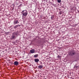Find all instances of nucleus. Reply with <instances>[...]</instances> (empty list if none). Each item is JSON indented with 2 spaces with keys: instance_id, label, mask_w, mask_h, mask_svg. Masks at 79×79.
Segmentation results:
<instances>
[{
  "instance_id": "nucleus-8",
  "label": "nucleus",
  "mask_w": 79,
  "mask_h": 79,
  "mask_svg": "<svg viewBox=\"0 0 79 79\" xmlns=\"http://www.w3.org/2000/svg\"><path fill=\"white\" fill-rule=\"evenodd\" d=\"M38 68H40V69H42L43 68V65H40L39 66H38Z\"/></svg>"
},
{
  "instance_id": "nucleus-9",
  "label": "nucleus",
  "mask_w": 79,
  "mask_h": 79,
  "mask_svg": "<svg viewBox=\"0 0 79 79\" xmlns=\"http://www.w3.org/2000/svg\"><path fill=\"white\" fill-rule=\"evenodd\" d=\"M38 56V55L36 54L34 56V57H35V58H36V57H37Z\"/></svg>"
},
{
  "instance_id": "nucleus-16",
  "label": "nucleus",
  "mask_w": 79,
  "mask_h": 79,
  "mask_svg": "<svg viewBox=\"0 0 79 79\" xmlns=\"http://www.w3.org/2000/svg\"><path fill=\"white\" fill-rule=\"evenodd\" d=\"M60 14H61V13H60Z\"/></svg>"
},
{
  "instance_id": "nucleus-18",
  "label": "nucleus",
  "mask_w": 79,
  "mask_h": 79,
  "mask_svg": "<svg viewBox=\"0 0 79 79\" xmlns=\"http://www.w3.org/2000/svg\"><path fill=\"white\" fill-rule=\"evenodd\" d=\"M20 5H21V4Z\"/></svg>"
},
{
  "instance_id": "nucleus-7",
  "label": "nucleus",
  "mask_w": 79,
  "mask_h": 79,
  "mask_svg": "<svg viewBox=\"0 0 79 79\" xmlns=\"http://www.w3.org/2000/svg\"><path fill=\"white\" fill-rule=\"evenodd\" d=\"M20 26V25H16L15 26H14V28H15V29H16V28H17V27H18V26Z\"/></svg>"
},
{
  "instance_id": "nucleus-4",
  "label": "nucleus",
  "mask_w": 79,
  "mask_h": 79,
  "mask_svg": "<svg viewBox=\"0 0 79 79\" xmlns=\"http://www.w3.org/2000/svg\"><path fill=\"white\" fill-rule=\"evenodd\" d=\"M19 63L18 61H15L14 62V65H16V66H17V65H18Z\"/></svg>"
},
{
  "instance_id": "nucleus-6",
  "label": "nucleus",
  "mask_w": 79,
  "mask_h": 79,
  "mask_svg": "<svg viewBox=\"0 0 79 79\" xmlns=\"http://www.w3.org/2000/svg\"><path fill=\"white\" fill-rule=\"evenodd\" d=\"M34 61L35 62L37 63V62L39 61V60L38 59H35Z\"/></svg>"
},
{
  "instance_id": "nucleus-1",
  "label": "nucleus",
  "mask_w": 79,
  "mask_h": 79,
  "mask_svg": "<svg viewBox=\"0 0 79 79\" xmlns=\"http://www.w3.org/2000/svg\"><path fill=\"white\" fill-rule=\"evenodd\" d=\"M76 54H77V53L74 50H72L69 53V55L70 56H73V55H75Z\"/></svg>"
},
{
  "instance_id": "nucleus-12",
  "label": "nucleus",
  "mask_w": 79,
  "mask_h": 79,
  "mask_svg": "<svg viewBox=\"0 0 79 79\" xmlns=\"http://www.w3.org/2000/svg\"><path fill=\"white\" fill-rule=\"evenodd\" d=\"M15 36L13 35L12 36V39H15Z\"/></svg>"
},
{
  "instance_id": "nucleus-13",
  "label": "nucleus",
  "mask_w": 79,
  "mask_h": 79,
  "mask_svg": "<svg viewBox=\"0 0 79 79\" xmlns=\"http://www.w3.org/2000/svg\"><path fill=\"white\" fill-rule=\"evenodd\" d=\"M77 67H78V66H74V68H77Z\"/></svg>"
},
{
  "instance_id": "nucleus-17",
  "label": "nucleus",
  "mask_w": 79,
  "mask_h": 79,
  "mask_svg": "<svg viewBox=\"0 0 79 79\" xmlns=\"http://www.w3.org/2000/svg\"><path fill=\"white\" fill-rule=\"evenodd\" d=\"M72 79H74V78H72Z\"/></svg>"
},
{
  "instance_id": "nucleus-3",
  "label": "nucleus",
  "mask_w": 79,
  "mask_h": 79,
  "mask_svg": "<svg viewBox=\"0 0 79 79\" xmlns=\"http://www.w3.org/2000/svg\"><path fill=\"white\" fill-rule=\"evenodd\" d=\"M15 24H17L19 23V22L18 20H15L14 21Z\"/></svg>"
},
{
  "instance_id": "nucleus-15",
  "label": "nucleus",
  "mask_w": 79,
  "mask_h": 79,
  "mask_svg": "<svg viewBox=\"0 0 79 79\" xmlns=\"http://www.w3.org/2000/svg\"><path fill=\"white\" fill-rule=\"evenodd\" d=\"M16 35H17V34H16Z\"/></svg>"
},
{
  "instance_id": "nucleus-5",
  "label": "nucleus",
  "mask_w": 79,
  "mask_h": 79,
  "mask_svg": "<svg viewBox=\"0 0 79 79\" xmlns=\"http://www.w3.org/2000/svg\"><path fill=\"white\" fill-rule=\"evenodd\" d=\"M30 52L31 53H34L35 52V50H34V49H33L31 50Z\"/></svg>"
},
{
  "instance_id": "nucleus-10",
  "label": "nucleus",
  "mask_w": 79,
  "mask_h": 79,
  "mask_svg": "<svg viewBox=\"0 0 79 79\" xmlns=\"http://www.w3.org/2000/svg\"><path fill=\"white\" fill-rule=\"evenodd\" d=\"M54 18V16H53V15H52L51 17V18L52 19H53Z\"/></svg>"
},
{
  "instance_id": "nucleus-2",
  "label": "nucleus",
  "mask_w": 79,
  "mask_h": 79,
  "mask_svg": "<svg viewBox=\"0 0 79 79\" xmlns=\"http://www.w3.org/2000/svg\"><path fill=\"white\" fill-rule=\"evenodd\" d=\"M22 14L23 15L22 16L23 17H24V16H26L27 15V12L26 10H23L22 11Z\"/></svg>"
},
{
  "instance_id": "nucleus-11",
  "label": "nucleus",
  "mask_w": 79,
  "mask_h": 79,
  "mask_svg": "<svg viewBox=\"0 0 79 79\" xmlns=\"http://www.w3.org/2000/svg\"><path fill=\"white\" fill-rule=\"evenodd\" d=\"M57 2L58 3H60L61 2V0H58Z\"/></svg>"
},
{
  "instance_id": "nucleus-14",
  "label": "nucleus",
  "mask_w": 79,
  "mask_h": 79,
  "mask_svg": "<svg viewBox=\"0 0 79 79\" xmlns=\"http://www.w3.org/2000/svg\"><path fill=\"white\" fill-rule=\"evenodd\" d=\"M21 6V5H20V6Z\"/></svg>"
}]
</instances>
